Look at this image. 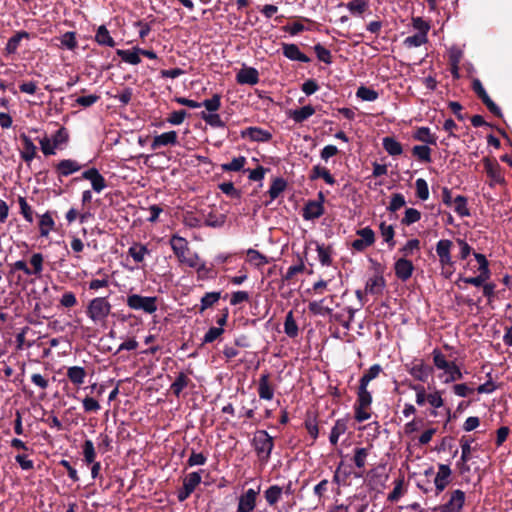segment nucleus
<instances>
[{"mask_svg":"<svg viewBox=\"0 0 512 512\" xmlns=\"http://www.w3.org/2000/svg\"><path fill=\"white\" fill-rule=\"evenodd\" d=\"M170 245L181 264L195 268L197 271L205 269V263L201 262L196 253L190 251L188 242L185 238L173 235L170 239Z\"/></svg>","mask_w":512,"mask_h":512,"instance_id":"f257e3e1","label":"nucleus"},{"mask_svg":"<svg viewBox=\"0 0 512 512\" xmlns=\"http://www.w3.org/2000/svg\"><path fill=\"white\" fill-rule=\"evenodd\" d=\"M432 356L435 367L439 370H443L446 374V378L443 381L444 383L448 384L463 378V373L457 364L448 361L440 350L434 349Z\"/></svg>","mask_w":512,"mask_h":512,"instance_id":"f03ea898","label":"nucleus"},{"mask_svg":"<svg viewBox=\"0 0 512 512\" xmlns=\"http://www.w3.org/2000/svg\"><path fill=\"white\" fill-rule=\"evenodd\" d=\"M111 312V304L105 297L92 299L87 307V315L94 323H103Z\"/></svg>","mask_w":512,"mask_h":512,"instance_id":"7ed1b4c3","label":"nucleus"},{"mask_svg":"<svg viewBox=\"0 0 512 512\" xmlns=\"http://www.w3.org/2000/svg\"><path fill=\"white\" fill-rule=\"evenodd\" d=\"M252 444L261 460L267 461L273 449V438L265 430L255 432Z\"/></svg>","mask_w":512,"mask_h":512,"instance_id":"20e7f679","label":"nucleus"},{"mask_svg":"<svg viewBox=\"0 0 512 512\" xmlns=\"http://www.w3.org/2000/svg\"><path fill=\"white\" fill-rule=\"evenodd\" d=\"M127 306L133 310H140L152 314L157 310V298L132 294L127 297Z\"/></svg>","mask_w":512,"mask_h":512,"instance_id":"39448f33","label":"nucleus"},{"mask_svg":"<svg viewBox=\"0 0 512 512\" xmlns=\"http://www.w3.org/2000/svg\"><path fill=\"white\" fill-rule=\"evenodd\" d=\"M465 499L466 496L464 491L460 489L453 490L449 494L448 500L445 503L435 507L433 510L435 512H461L465 503Z\"/></svg>","mask_w":512,"mask_h":512,"instance_id":"423d86ee","label":"nucleus"},{"mask_svg":"<svg viewBox=\"0 0 512 512\" xmlns=\"http://www.w3.org/2000/svg\"><path fill=\"white\" fill-rule=\"evenodd\" d=\"M356 234L359 238L352 242V248L356 251H363L371 246L375 241V233L370 227L357 230Z\"/></svg>","mask_w":512,"mask_h":512,"instance_id":"0eeeda50","label":"nucleus"},{"mask_svg":"<svg viewBox=\"0 0 512 512\" xmlns=\"http://www.w3.org/2000/svg\"><path fill=\"white\" fill-rule=\"evenodd\" d=\"M260 493V486L257 489L250 488L239 497L238 512H252L256 506V499Z\"/></svg>","mask_w":512,"mask_h":512,"instance_id":"6e6552de","label":"nucleus"},{"mask_svg":"<svg viewBox=\"0 0 512 512\" xmlns=\"http://www.w3.org/2000/svg\"><path fill=\"white\" fill-rule=\"evenodd\" d=\"M472 88L491 113L501 116L500 108L491 100L479 79L473 80Z\"/></svg>","mask_w":512,"mask_h":512,"instance_id":"1a4fd4ad","label":"nucleus"},{"mask_svg":"<svg viewBox=\"0 0 512 512\" xmlns=\"http://www.w3.org/2000/svg\"><path fill=\"white\" fill-rule=\"evenodd\" d=\"M409 374L418 381L425 382L432 372V369L425 365L423 360H415L406 364Z\"/></svg>","mask_w":512,"mask_h":512,"instance_id":"9d476101","label":"nucleus"},{"mask_svg":"<svg viewBox=\"0 0 512 512\" xmlns=\"http://www.w3.org/2000/svg\"><path fill=\"white\" fill-rule=\"evenodd\" d=\"M451 468L446 464H439L438 471L434 478L436 494H440L449 485L451 480Z\"/></svg>","mask_w":512,"mask_h":512,"instance_id":"9b49d317","label":"nucleus"},{"mask_svg":"<svg viewBox=\"0 0 512 512\" xmlns=\"http://www.w3.org/2000/svg\"><path fill=\"white\" fill-rule=\"evenodd\" d=\"M452 246V241L448 239L439 240L436 244V253L439 257V262L442 267L451 266L453 264L451 258Z\"/></svg>","mask_w":512,"mask_h":512,"instance_id":"f8f14e48","label":"nucleus"},{"mask_svg":"<svg viewBox=\"0 0 512 512\" xmlns=\"http://www.w3.org/2000/svg\"><path fill=\"white\" fill-rule=\"evenodd\" d=\"M82 178L89 180L91 182L92 189L97 193H100L106 188V181L96 168H90L84 171L82 173Z\"/></svg>","mask_w":512,"mask_h":512,"instance_id":"ddd939ff","label":"nucleus"},{"mask_svg":"<svg viewBox=\"0 0 512 512\" xmlns=\"http://www.w3.org/2000/svg\"><path fill=\"white\" fill-rule=\"evenodd\" d=\"M484 167L485 171L490 178V185L493 186L495 184L504 183V177L501 172V167L497 162H493L488 158L484 159Z\"/></svg>","mask_w":512,"mask_h":512,"instance_id":"4468645a","label":"nucleus"},{"mask_svg":"<svg viewBox=\"0 0 512 512\" xmlns=\"http://www.w3.org/2000/svg\"><path fill=\"white\" fill-rule=\"evenodd\" d=\"M178 143V135L176 131H169L156 135L153 138L151 148L156 150L163 146H174Z\"/></svg>","mask_w":512,"mask_h":512,"instance_id":"2eb2a0df","label":"nucleus"},{"mask_svg":"<svg viewBox=\"0 0 512 512\" xmlns=\"http://www.w3.org/2000/svg\"><path fill=\"white\" fill-rule=\"evenodd\" d=\"M394 270L397 278L406 281L412 276L414 266L410 260L400 258L395 262Z\"/></svg>","mask_w":512,"mask_h":512,"instance_id":"dca6fc26","label":"nucleus"},{"mask_svg":"<svg viewBox=\"0 0 512 512\" xmlns=\"http://www.w3.org/2000/svg\"><path fill=\"white\" fill-rule=\"evenodd\" d=\"M239 84L255 85L259 82V73L253 67H243L236 75Z\"/></svg>","mask_w":512,"mask_h":512,"instance_id":"f3484780","label":"nucleus"},{"mask_svg":"<svg viewBox=\"0 0 512 512\" xmlns=\"http://www.w3.org/2000/svg\"><path fill=\"white\" fill-rule=\"evenodd\" d=\"M82 168L76 160L64 159L56 165V171L59 177H66L78 172Z\"/></svg>","mask_w":512,"mask_h":512,"instance_id":"a211bd4d","label":"nucleus"},{"mask_svg":"<svg viewBox=\"0 0 512 512\" xmlns=\"http://www.w3.org/2000/svg\"><path fill=\"white\" fill-rule=\"evenodd\" d=\"M282 49L284 56L292 61H299L303 63H308L310 61V58L303 54L296 44H283Z\"/></svg>","mask_w":512,"mask_h":512,"instance_id":"6ab92c4d","label":"nucleus"},{"mask_svg":"<svg viewBox=\"0 0 512 512\" xmlns=\"http://www.w3.org/2000/svg\"><path fill=\"white\" fill-rule=\"evenodd\" d=\"M243 137H248L252 141L267 142L272 138V134L264 129L258 127H249L242 132Z\"/></svg>","mask_w":512,"mask_h":512,"instance_id":"aec40b11","label":"nucleus"},{"mask_svg":"<svg viewBox=\"0 0 512 512\" xmlns=\"http://www.w3.org/2000/svg\"><path fill=\"white\" fill-rule=\"evenodd\" d=\"M258 394L261 399L272 400L274 390L269 383V374L265 373L260 376L258 384Z\"/></svg>","mask_w":512,"mask_h":512,"instance_id":"412c9836","label":"nucleus"},{"mask_svg":"<svg viewBox=\"0 0 512 512\" xmlns=\"http://www.w3.org/2000/svg\"><path fill=\"white\" fill-rule=\"evenodd\" d=\"M21 139L23 141V150L21 151L20 155L25 162L29 163L34 159L37 148L28 136L23 134Z\"/></svg>","mask_w":512,"mask_h":512,"instance_id":"4be33fe9","label":"nucleus"},{"mask_svg":"<svg viewBox=\"0 0 512 512\" xmlns=\"http://www.w3.org/2000/svg\"><path fill=\"white\" fill-rule=\"evenodd\" d=\"M324 213V208L321 202L311 201L306 204L303 216L307 220L319 218Z\"/></svg>","mask_w":512,"mask_h":512,"instance_id":"5701e85b","label":"nucleus"},{"mask_svg":"<svg viewBox=\"0 0 512 512\" xmlns=\"http://www.w3.org/2000/svg\"><path fill=\"white\" fill-rule=\"evenodd\" d=\"M190 384L191 380L189 379V377L184 372H180L177 375L175 381L171 384L170 389L176 397H179L182 391L185 388H187Z\"/></svg>","mask_w":512,"mask_h":512,"instance_id":"b1692460","label":"nucleus"},{"mask_svg":"<svg viewBox=\"0 0 512 512\" xmlns=\"http://www.w3.org/2000/svg\"><path fill=\"white\" fill-rule=\"evenodd\" d=\"M86 371L83 367L72 366L67 369L68 379L77 386H81L85 382Z\"/></svg>","mask_w":512,"mask_h":512,"instance_id":"393cba45","label":"nucleus"},{"mask_svg":"<svg viewBox=\"0 0 512 512\" xmlns=\"http://www.w3.org/2000/svg\"><path fill=\"white\" fill-rule=\"evenodd\" d=\"M384 287V278L382 276H374L368 279L365 286V291L373 295H378L382 293Z\"/></svg>","mask_w":512,"mask_h":512,"instance_id":"a878e982","label":"nucleus"},{"mask_svg":"<svg viewBox=\"0 0 512 512\" xmlns=\"http://www.w3.org/2000/svg\"><path fill=\"white\" fill-rule=\"evenodd\" d=\"M314 113H315L314 107H312L311 105H306L299 109L290 111L289 116L296 123H302L303 121H305L309 117H311Z\"/></svg>","mask_w":512,"mask_h":512,"instance_id":"bb28decb","label":"nucleus"},{"mask_svg":"<svg viewBox=\"0 0 512 512\" xmlns=\"http://www.w3.org/2000/svg\"><path fill=\"white\" fill-rule=\"evenodd\" d=\"M95 40L99 45L102 46L114 47L116 45L114 39L111 37L109 31L104 25L98 27Z\"/></svg>","mask_w":512,"mask_h":512,"instance_id":"cd10ccee","label":"nucleus"},{"mask_svg":"<svg viewBox=\"0 0 512 512\" xmlns=\"http://www.w3.org/2000/svg\"><path fill=\"white\" fill-rule=\"evenodd\" d=\"M117 55L126 63L131 65H138L141 62L139 48L133 50H117Z\"/></svg>","mask_w":512,"mask_h":512,"instance_id":"c85d7f7f","label":"nucleus"},{"mask_svg":"<svg viewBox=\"0 0 512 512\" xmlns=\"http://www.w3.org/2000/svg\"><path fill=\"white\" fill-rule=\"evenodd\" d=\"M30 37L29 33L26 32V31H19L17 32L14 36H12L7 44H6V47H5V50L7 51L8 54H13L17 51L19 45H20V42L22 39H28Z\"/></svg>","mask_w":512,"mask_h":512,"instance_id":"c756f323","label":"nucleus"},{"mask_svg":"<svg viewBox=\"0 0 512 512\" xmlns=\"http://www.w3.org/2000/svg\"><path fill=\"white\" fill-rule=\"evenodd\" d=\"M383 147L391 156H398L403 152L402 145L393 137L383 138Z\"/></svg>","mask_w":512,"mask_h":512,"instance_id":"7c9ffc66","label":"nucleus"},{"mask_svg":"<svg viewBox=\"0 0 512 512\" xmlns=\"http://www.w3.org/2000/svg\"><path fill=\"white\" fill-rule=\"evenodd\" d=\"M414 139L430 145H436L437 138L428 127H420L414 134Z\"/></svg>","mask_w":512,"mask_h":512,"instance_id":"2f4dec72","label":"nucleus"},{"mask_svg":"<svg viewBox=\"0 0 512 512\" xmlns=\"http://www.w3.org/2000/svg\"><path fill=\"white\" fill-rule=\"evenodd\" d=\"M283 489L278 485L270 486L265 492L264 497L270 506L275 505L282 497Z\"/></svg>","mask_w":512,"mask_h":512,"instance_id":"473e14b6","label":"nucleus"},{"mask_svg":"<svg viewBox=\"0 0 512 512\" xmlns=\"http://www.w3.org/2000/svg\"><path fill=\"white\" fill-rule=\"evenodd\" d=\"M320 177L323 178L324 181L329 185H333L335 183L334 177L330 174V172L326 168L316 165L312 169L310 179L315 180Z\"/></svg>","mask_w":512,"mask_h":512,"instance_id":"72a5a7b5","label":"nucleus"},{"mask_svg":"<svg viewBox=\"0 0 512 512\" xmlns=\"http://www.w3.org/2000/svg\"><path fill=\"white\" fill-rule=\"evenodd\" d=\"M412 155L423 163L431 162V149L427 145H416L412 148Z\"/></svg>","mask_w":512,"mask_h":512,"instance_id":"f704fd0d","label":"nucleus"},{"mask_svg":"<svg viewBox=\"0 0 512 512\" xmlns=\"http://www.w3.org/2000/svg\"><path fill=\"white\" fill-rule=\"evenodd\" d=\"M284 332L290 338H295L298 335V326L292 311H289L285 317Z\"/></svg>","mask_w":512,"mask_h":512,"instance_id":"c9c22d12","label":"nucleus"},{"mask_svg":"<svg viewBox=\"0 0 512 512\" xmlns=\"http://www.w3.org/2000/svg\"><path fill=\"white\" fill-rule=\"evenodd\" d=\"M324 299L311 301L308 305L309 311L314 315L326 316L332 314V309L324 305Z\"/></svg>","mask_w":512,"mask_h":512,"instance_id":"e433bc0d","label":"nucleus"},{"mask_svg":"<svg viewBox=\"0 0 512 512\" xmlns=\"http://www.w3.org/2000/svg\"><path fill=\"white\" fill-rule=\"evenodd\" d=\"M128 253L135 262L140 263L149 254V250L145 245L136 243L129 248Z\"/></svg>","mask_w":512,"mask_h":512,"instance_id":"4c0bfd02","label":"nucleus"},{"mask_svg":"<svg viewBox=\"0 0 512 512\" xmlns=\"http://www.w3.org/2000/svg\"><path fill=\"white\" fill-rule=\"evenodd\" d=\"M347 430V425L343 420H337L331 429L329 441L332 445L338 443L339 437L343 435Z\"/></svg>","mask_w":512,"mask_h":512,"instance_id":"58836bf2","label":"nucleus"},{"mask_svg":"<svg viewBox=\"0 0 512 512\" xmlns=\"http://www.w3.org/2000/svg\"><path fill=\"white\" fill-rule=\"evenodd\" d=\"M200 117L202 120L206 122V124L210 125L214 128H223L225 127L224 121L221 119L220 115L217 113H208L206 111H202L200 113Z\"/></svg>","mask_w":512,"mask_h":512,"instance_id":"ea45409f","label":"nucleus"},{"mask_svg":"<svg viewBox=\"0 0 512 512\" xmlns=\"http://www.w3.org/2000/svg\"><path fill=\"white\" fill-rule=\"evenodd\" d=\"M369 7V0H351L346 4V8L353 15H360L364 13Z\"/></svg>","mask_w":512,"mask_h":512,"instance_id":"a19ab883","label":"nucleus"},{"mask_svg":"<svg viewBox=\"0 0 512 512\" xmlns=\"http://www.w3.org/2000/svg\"><path fill=\"white\" fill-rule=\"evenodd\" d=\"M54 220L52 216L49 213H45L40 217L39 221V228H40V234L43 237H46L49 235L50 231L54 227Z\"/></svg>","mask_w":512,"mask_h":512,"instance_id":"79ce46f5","label":"nucleus"},{"mask_svg":"<svg viewBox=\"0 0 512 512\" xmlns=\"http://www.w3.org/2000/svg\"><path fill=\"white\" fill-rule=\"evenodd\" d=\"M201 479L202 477L200 472H191L183 479V485L185 486L186 490H189L191 493H193L196 487L200 484Z\"/></svg>","mask_w":512,"mask_h":512,"instance_id":"37998d69","label":"nucleus"},{"mask_svg":"<svg viewBox=\"0 0 512 512\" xmlns=\"http://www.w3.org/2000/svg\"><path fill=\"white\" fill-rule=\"evenodd\" d=\"M371 403H372V395L367 390V386L359 385L356 405H361V407L369 408Z\"/></svg>","mask_w":512,"mask_h":512,"instance_id":"c03bdc74","label":"nucleus"},{"mask_svg":"<svg viewBox=\"0 0 512 512\" xmlns=\"http://www.w3.org/2000/svg\"><path fill=\"white\" fill-rule=\"evenodd\" d=\"M382 372V367L379 364L372 365L361 377L360 385L368 386L369 382L377 378Z\"/></svg>","mask_w":512,"mask_h":512,"instance_id":"a18cd8bd","label":"nucleus"},{"mask_svg":"<svg viewBox=\"0 0 512 512\" xmlns=\"http://www.w3.org/2000/svg\"><path fill=\"white\" fill-rule=\"evenodd\" d=\"M221 297L220 292H208L201 298L200 312L212 307Z\"/></svg>","mask_w":512,"mask_h":512,"instance_id":"49530a36","label":"nucleus"},{"mask_svg":"<svg viewBox=\"0 0 512 512\" xmlns=\"http://www.w3.org/2000/svg\"><path fill=\"white\" fill-rule=\"evenodd\" d=\"M285 188H286L285 180H283L282 178H276L272 182V184L268 190L271 201L275 200L285 190Z\"/></svg>","mask_w":512,"mask_h":512,"instance_id":"de8ad7c7","label":"nucleus"},{"mask_svg":"<svg viewBox=\"0 0 512 512\" xmlns=\"http://www.w3.org/2000/svg\"><path fill=\"white\" fill-rule=\"evenodd\" d=\"M454 210L455 212L460 215L461 217H466L470 215L469 209L467 208V199L462 196L458 195L454 198Z\"/></svg>","mask_w":512,"mask_h":512,"instance_id":"09e8293b","label":"nucleus"},{"mask_svg":"<svg viewBox=\"0 0 512 512\" xmlns=\"http://www.w3.org/2000/svg\"><path fill=\"white\" fill-rule=\"evenodd\" d=\"M246 164V158L243 156H239L233 158L231 162L224 163L221 165V169L223 171H240Z\"/></svg>","mask_w":512,"mask_h":512,"instance_id":"8fccbe9b","label":"nucleus"},{"mask_svg":"<svg viewBox=\"0 0 512 512\" xmlns=\"http://www.w3.org/2000/svg\"><path fill=\"white\" fill-rule=\"evenodd\" d=\"M247 255H248L249 262L257 267L264 266L268 263L267 257L262 255L260 252H258L255 249H249L247 251Z\"/></svg>","mask_w":512,"mask_h":512,"instance_id":"3c124183","label":"nucleus"},{"mask_svg":"<svg viewBox=\"0 0 512 512\" xmlns=\"http://www.w3.org/2000/svg\"><path fill=\"white\" fill-rule=\"evenodd\" d=\"M356 96L363 101H375L378 98V92L374 89L361 86L357 89Z\"/></svg>","mask_w":512,"mask_h":512,"instance_id":"603ef678","label":"nucleus"},{"mask_svg":"<svg viewBox=\"0 0 512 512\" xmlns=\"http://www.w3.org/2000/svg\"><path fill=\"white\" fill-rule=\"evenodd\" d=\"M83 456H84V460L87 464H92L95 462L96 452H95L94 444L91 440H86L84 442Z\"/></svg>","mask_w":512,"mask_h":512,"instance_id":"864d4df0","label":"nucleus"},{"mask_svg":"<svg viewBox=\"0 0 512 512\" xmlns=\"http://www.w3.org/2000/svg\"><path fill=\"white\" fill-rule=\"evenodd\" d=\"M381 235L384 238V241L389 244L390 247L395 245L394 241V228L392 225H386L384 222L380 224Z\"/></svg>","mask_w":512,"mask_h":512,"instance_id":"5fc2aeb1","label":"nucleus"},{"mask_svg":"<svg viewBox=\"0 0 512 512\" xmlns=\"http://www.w3.org/2000/svg\"><path fill=\"white\" fill-rule=\"evenodd\" d=\"M201 104L206 108V112L215 113L221 106V97L220 95L215 94L212 98L205 99Z\"/></svg>","mask_w":512,"mask_h":512,"instance_id":"6e6d98bb","label":"nucleus"},{"mask_svg":"<svg viewBox=\"0 0 512 512\" xmlns=\"http://www.w3.org/2000/svg\"><path fill=\"white\" fill-rule=\"evenodd\" d=\"M225 220H226V216L223 215V214H214L212 212H210L207 216H206V219H205V225L206 226H209V227H221L224 225L225 223Z\"/></svg>","mask_w":512,"mask_h":512,"instance_id":"4d7b16f0","label":"nucleus"},{"mask_svg":"<svg viewBox=\"0 0 512 512\" xmlns=\"http://www.w3.org/2000/svg\"><path fill=\"white\" fill-rule=\"evenodd\" d=\"M417 197L421 200H427L429 198V188L426 180L418 178L415 182Z\"/></svg>","mask_w":512,"mask_h":512,"instance_id":"13d9d810","label":"nucleus"},{"mask_svg":"<svg viewBox=\"0 0 512 512\" xmlns=\"http://www.w3.org/2000/svg\"><path fill=\"white\" fill-rule=\"evenodd\" d=\"M421 213L415 209V208H408L405 211V215L402 218L401 222L404 225H411L413 223H416L420 220Z\"/></svg>","mask_w":512,"mask_h":512,"instance_id":"bf43d9fd","label":"nucleus"},{"mask_svg":"<svg viewBox=\"0 0 512 512\" xmlns=\"http://www.w3.org/2000/svg\"><path fill=\"white\" fill-rule=\"evenodd\" d=\"M43 255L41 253H35L30 259V263L33 266L32 275L39 276L43 271Z\"/></svg>","mask_w":512,"mask_h":512,"instance_id":"052dcab7","label":"nucleus"},{"mask_svg":"<svg viewBox=\"0 0 512 512\" xmlns=\"http://www.w3.org/2000/svg\"><path fill=\"white\" fill-rule=\"evenodd\" d=\"M18 203L20 206L21 214L23 215L24 219L32 223L33 222V212L31 206L27 203L26 199L22 196L18 198Z\"/></svg>","mask_w":512,"mask_h":512,"instance_id":"680f3d73","label":"nucleus"},{"mask_svg":"<svg viewBox=\"0 0 512 512\" xmlns=\"http://www.w3.org/2000/svg\"><path fill=\"white\" fill-rule=\"evenodd\" d=\"M427 41V36L424 33H417L412 36H408L404 43L408 47H419Z\"/></svg>","mask_w":512,"mask_h":512,"instance_id":"e2e57ef3","label":"nucleus"},{"mask_svg":"<svg viewBox=\"0 0 512 512\" xmlns=\"http://www.w3.org/2000/svg\"><path fill=\"white\" fill-rule=\"evenodd\" d=\"M314 51L317 55V58L326 63V64H330L332 62V56H331V52L326 49L323 45L321 44H316L314 46Z\"/></svg>","mask_w":512,"mask_h":512,"instance_id":"0e129e2a","label":"nucleus"},{"mask_svg":"<svg viewBox=\"0 0 512 512\" xmlns=\"http://www.w3.org/2000/svg\"><path fill=\"white\" fill-rule=\"evenodd\" d=\"M409 388L416 392V403L418 406H423L427 402V395L425 387L419 384H410Z\"/></svg>","mask_w":512,"mask_h":512,"instance_id":"69168bd1","label":"nucleus"},{"mask_svg":"<svg viewBox=\"0 0 512 512\" xmlns=\"http://www.w3.org/2000/svg\"><path fill=\"white\" fill-rule=\"evenodd\" d=\"M420 249V241L418 239H411L400 249V252L404 255L403 258L412 255L414 251Z\"/></svg>","mask_w":512,"mask_h":512,"instance_id":"338daca9","label":"nucleus"},{"mask_svg":"<svg viewBox=\"0 0 512 512\" xmlns=\"http://www.w3.org/2000/svg\"><path fill=\"white\" fill-rule=\"evenodd\" d=\"M406 204L405 198L402 194L396 193L393 194L391 197L390 204L388 206V210L391 212H395L399 210L401 207H403Z\"/></svg>","mask_w":512,"mask_h":512,"instance_id":"774afa93","label":"nucleus"}]
</instances>
